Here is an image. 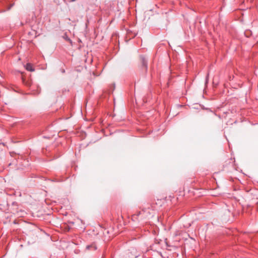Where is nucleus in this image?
Returning <instances> with one entry per match:
<instances>
[{
  "instance_id": "obj_1",
  "label": "nucleus",
  "mask_w": 258,
  "mask_h": 258,
  "mask_svg": "<svg viewBox=\"0 0 258 258\" xmlns=\"http://www.w3.org/2000/svg\"><path fill=\"white\" fill-rule=\"evenodd\" d=\"M141 58L142 59V62L143 66L145 68V69L146 70H147V66H148V62L146 58L142 56L141 57Z\"/></svg>"
},
{
  "instance_id": "obj_2",
  "label": "nucleus",
  "mask_w": 258,
  "mask_h": 258,
  "mask_svg": "<svg viewBox=\"0 0 258 258\" xmlns=\"http://www.w3.org/2000/svg\"><path fill=\"white\" fill-rule=\"evenodd\" d=\"M25 69L30 72H33L34 71V69L33 68V66L29 63H28L25 66Z\"/></svg>"
},
{
  "instance_id": "obj_3",
  "label": "nucleus",
  "mask_w": 258,
  "mask_h": 258,
  "mask_svg": "<svg viewBox=\"0 0 258 258\" xmlns=\"http://www.w3.org/2000/svg\"><path fill=\"white\" fill-rule=\"evenodd\" d=\"M86 249L88 250H95L97 249V247L95 243H92L90 245H87Z\"/></svg>"
},
{
  "instance_id": "obj_4",
  "label": "nucleus",
  "mask_w": 258,
  "mask_h": 258,
  "mask_svg": "<svg viewBox=\"0 0 258 258\" xmlns=\"http://www.w3.org/2000/svg\"><path fill=\"white\" fill-rule=\"evenodd\" d=\"M14 5V4H12L10 7L8 8V10H10Z\"/></svg>"
},
{
  "instance_id": "obj_5",
  "label": "nucleus",
  "mask_w": 258,
  "mask_h": 258,
  "mask_svg": "<svg viewBox=\"0 0 258 258\" xmlns=\"http://www.w3.org/2000/svg\"><path fill=\"white\" fill-rule=\"evenodd\" d=\"M136 216H136V215H133V218H136Z\"/></svg>"
}]
</instances>
